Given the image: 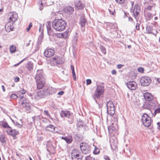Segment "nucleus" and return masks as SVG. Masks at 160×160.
<instances>
[{
  "mask_svg": "<svg viewBox=\"0 0 160 160\" xmlns=\"http://www.w3.org/2000/svg\"><path fill=\"white\" fill-rule=\"evenodd\" d=\"M104 159L106 160H110L109 157L107 155H105L104 157Z\"/></svg>",
  "mask_w": 160,
  "mask_h": 160,
  "instance_id": "69168bd1",
  "label": "nucleus"
},
{
  "mask_svg": "<svg viewBox=\"0 0 160 160\" xmlns=\"http://www.w3.org/2000/svg\"><path fill=\"white\" fill-rule=\"evenodd\" d=\"M149 103L152 108L156 105L157 102L156 101H152V100Z\"/></svg>",
  "mask_w": 160,
  "mask_h": 160,
  "instance_id": "58836bf2",
  "label": "nucleus"
},
{
  "mask_svg": "<svg viewBox=\"0 0 160 160\" xmlns=\"http://www.w3.org/2000/svg\"><path fill=\"white\" fill-rule=\"evenodd\" d=\"M35 79L36 81L45 80L44 77L42 75V69L37 70Z\"/></svg>",
  "mask_w": 160,
  "mask_h": 160,
  "instance_id": "9b49d317",
  "label": "nucleus"
},
{
  "mask_svg": "<svg viewBox=\"0 0 160 160\" xmlns=\"http://www.w3.org/2000/svg\"><path fill=\"white\" fill-rule=\"evenodd\" d=\"M67 23L65 21L62 19H55L52 22L53 28L56 31L61 32L65 28Z\"/></svg>",
  "mask_w": 160,
  "mask_h": 160,
  "instance_id": "f257e3e1",
  "label": "nucleus"
},
{
  "mask_svg": "<svg viewBox=\"0 0 160 160\" xmlns=\"http://www.w3.org/2000/svg\"><path fill=\"white\" fill-rule=\"evenodd\" d=\"M149 5L146 8V9L148 10H151L153 8H155V4L154 3L150 2L149 3Z\"/></svg>",
  "mask_w": 160,
  "mask_h": 160,
  "instance_id": "7c9ffc66",
  "label": "nucleus"
},
{
  "mask_svg": "<svg viewBox=\"0 0 160 160\" xmlns=\"http://www.w3.org/2000/svg\"><path fill=\"white\" fill-rule=\"evenodd\" d=\"M42 28V25L41 24H40V26H39V31L40 32H41V34H42V33H43V30H41Z\"/></svg>",
  "mask_w": 160,
  "mask_h": 160,
  "instance_id": "680f3d73",
  "label": "nucleus"
},
{
  "mask_svg": "<svg viewBox=\"0 0 160 160\" xmlns=\"http://www.w3.org/2000/svg\"><path fill=\"white\" fill-rule=\"evenodd\" d=\"M33 64L31 62H29L27 63L26 67L29 71H31L33 69Z\"/></svg>",
  "mask_w": 160,
  "mask_h": 160,
  "instance_id": "c756f323",
  "label": "nucleus"
},
{
  "mask_svg": "<svg viewBox=\"0 0 160 160\" xmlns=\"http://www.w3.org/2000/svg\"><path fill=\"white\" fill-rule=\"evenodd\" d=\"M16 48L14 45H12L10 47V51L11 53L15 52L16 51Z\"/></svg>",
  "mask_w": 160,
  "mask_h": 160,
  "instance_id": "473e14b6",
  "label": "nucleus"
},
{
  "mask_svg": "<svg viewBox=\"0 0 160 160\" xmlns=\"http://www.w3.org/2000/svg\"><path fill=\"white\" fill-rule=\"evenodd\" d=\"M46 129L47 130L51 132H54V133L58 132V131H55V127L52 125H49L48 126H47L46 128Z\"/></svg>",
  "mask_w": 160,
  "mask_h": 160,
  "instance_id": "412c9836",
  "label": "nucleus"
},
{
  "mask_svg": "<svg viewBox=\"0 0 160 160\" xmlns=\"http://www.w3.org/2000/svg\"><path fill=\"white\" fill-rule=\"evenodd\" d=\"M144 97L145 99L147 101H152L153 98V96L152 94L146 92L144 94Z\"/></svg>",
  "mask_w": 160,
  "mask_h": 160,
  "instance_id": "a211bd4d",
  "label": "nucleus"
},
{
  "mask_svg": "<svg viewBox=\"0 0 160 160\" xmlns=\"http://www.w3.org/2000/svg\"><path fill=\"white\" fill-rule=\"evenodd\" d=\"M124 66L123 65L119 64L117 65V68L118 69H120Z\"/></svg>",
  "mask_w": 160,
  "mask_h": 160,
  "instance_id": "4d7b16f0",
  "label": "nucleus"
},
{
  "mask_svg": "<svg viewBox=\"0 0 160 160\" xmlns=\"http://www.w3.org/2000/svg\"><path fill=\"white\" fill-rule=\"evenodd\" d=\"M19 78L18 77H16L15 79H14V81L15 82H17L18 81H19Z\"/></svg>",
  "mask_w": 160,
  "mask_h": 160,
  "instance_id": "e2e57ef3",
  "label": "nucleus"
},
{
  "mask_svg": "<svg viewBox=\"0 0 160 160\" xmlns=\"http://www.w3.org/2000/svg\"><path fill=\"white\" fill-rule=\"evenodd\" d=\"M50 24L51 22H47L46 24V27L48 33L49 35H51L52 33V31L51 29V26Z\"/></svg>",
  "mask_w": 160,
  "mask_h": 160,
  "instance_id": "5701e85b",
  "label": "nucleus"
},
{
  "mask_svg": "<svg viewBox=\"0 0 160 160\" xmlns=\"http://www.w3.org/2000/svg\"><path fill=\"white\" fill-rule=\"evenodd\" d=\"M48 89L49 90V92H50V93H49V94H52L55 92V90L54 89H51V91L50 90V89Z\"/></svg>",
  "mask_w": 160,
  "mask_h": 160,
  "instance_id": "603ef678",
  "label": "nucleus"
},
{
  "mask_svg": "<svg viewBox=\"0 0 160 160\" xmlns=\"http://www.w3.org/2000/svg\"><path fill=\"white\" fill-rule=\"evenodd\" d=\"M82 120H79V122H78L77 124V126L78 128H83L84 126L83 124V122H82Z\"/></svg>",
  "mask_w": 160,
  "mask_h": 160,
  "instance_id": "e433bc0d",
  "label": "nucleus"
},
{
  "mask_svg": "<svg viewBox=\"0 0 160 160\" xmlns=\"http://www.w3.org/2000/svg\"><path fill=\"white\" fill-rule=\"evenodd\" d=\"M141 9L140 6L138 4H135L133 10V14L137 22L138 19V16L140 12Z\"/></svg>",
  "mask_w": 160,
  "mask_h": 160,
  "instance_id": "9d476101",
  "label": "nucleus"
},
{
  "mask_svg": "<svg viewBox=\"0 0 160 160\" xmlns=\"http://www.w3.org/2000/svg\"><path fill=\"white\" fill-rule=\"evenodd\" d=\"M62 117H66L69 118L68 120V122L70 123H72L73 122V117L71 115L69 111H62L61 113Z\"/></svg>",
  "mask_w": 160,
  "mask_h": 160,
  "instance_id": "423d86ee",
  "label": "nucleus"
},
{
  "mask_svg": "<svg viewBox=\"0 0 160 160\" xmlns=\"http://www.w3.org/2000/svg\"><path fill=\"white\" fill-rule=\"evenodd\" d=\"M96 91L103 94L104 91V87L101 85H98L97 86Z\"/></svg>",
  "mask_w": 160,
  "mask_h": 160,
  "instance_id": "c85d7f7f",
  "label": "nucleus"
},
{
  "mask_svg": "<svg viewBox=\"0 0 160 160\" xmlns=\"http://www.w3.org/2000/svg\"><path fill=\"white\" fill-rule=\"evenodd\" d=\"M115 1L117 3H122L124 1V0H115Z\"/></svg>",
  "mask_w": 160,
  "mask_h": 160,
  "instance_id": "052dcab7",
  "label": "nucleus"
},
{
  "mask_svg": "<svg viewBox=\"0 0 160 160\" xmlns=\"http://www.w3.org/2000/svg\"><path fill=\"white\" fill-rule=\"evenodd\" d=\"M85 160H95V158L91 156L88 155L85 157Z\"/></svg>",
  "mask_w": 160,
  "mask_h": 160,
  "instance_id": "a18cd8bd",
  "label": "nucleus"
},
{
  "mask_svg": "<svg viewBox=\"0 0 160 160\" xmlns=\"http://www.w3.org/2000/svg\"><path fill=\"white\" fill-rule=\"evenodd\" d=\"M62 63L61 58L57 56H55L50 59V63L51 65L55 66L58 64H61Z\"/></svg>",
  "mask_w": 160,
  "mask_h": 160,
  "instance_id": "0eeeda50",
  "label": "nucleus"
},
{
  "mask_svg": "<svg viewBox=\"0 0 160 160\" xmlns=\"http://www.w3.org/2000/svg\"><path fill=\"white\" fill-rule=\"evenodd\" d=\"M81 27L82 28H84L86 23V20L83 17H82L80 21Z\"/></svg>",
  "mask_w": 160,
  "mask_h": 160,
  "instance_id": "bb28decb",
  "label": "nucleus"
},
{
  "mask_svg": "<svg viewBox=\"0 0 160 160\" xmlns=\"http://www.w3.org/2000/svg\"><path fill=\"white\" fill-rule=\"evenodd\" d=\"M12 120L14 124L15 125L17 126L19 128H21L22 127V125L19 123L17 122H14L13 120L12 119Z\"/></svg>",
  "mask_w": 160,
  "mask_h": 160,
  "instance_id": "49530a36",
  "label": "nucleus"
},
{
  "mask_svg": "<svg viewBox=\"0 0 160 160\" xmlns=\"http://www.w3.org/2000/svg\"><path fill=\"white\" fill-rule=\"evenodd\" d=\"M138 70L139 72L141 73L143 72L144 71V68L141 67H140L138 68Z\"/></svg>",
  "mask_w": 160,
  "mask_h": 160,
  "instance_id": "8fccbe9b",
  "label": "nucleus"
},
{
  "mask_svg": "<svg viewBox=\"0 0 160 160\" xmlns=\"http://www.w3.org/2000/svg\"><path fill=\"white\" fill-rule=\"evenodd\" d=\"M22 104L23 107L26 109L28 110L30 108V104L28 101L27 100L25 99L23 100L22 102Z\"/></svg>",
  "mask_w": 160,
  "mask_h": 160,
  "instance_id": "6ab92c4d",
  "label": "nucleus"
},
{
  "mask_svg": "<svg viewBox=\"0 0 160 160\" xmlns=\"http://www.w3.org/2000/svg\"><path fill=\"white\" fill-rule=\"evenodd\" d=\"M99 48L101 51L104 54H105L106 53V49L105 48L103 47L102 46L100 45L99 46Z\"/></svg>",
  "mask_w": 160,
  "mask_h": 160,
  "instance_id": "ea45409f",
  "label": "nucleus"
},
{
  "mask_svg": "<svg viewBox=\"0 0 160 160\" xmlns=\"http://www.w3.org/2000/svg\"><path fill=\"white\" fill-rule=\"evenodd\" d=\"M44 112L48 116H49L50 114L49 113L48 111L47 110H44Z\"/></svg>",
  "mask_w": 160,
  "mask_h": 160,
  "instance_id": "774afa93",
  "label": "nucleus"
},
{
  "mask_svg": "<svg viewBox=\"0 0 160 160\" xmlns=\"http://www.w3.org/2000/svg\"><path fill=\"white\" fill-rule=\"evenodd\" d=\"M102 94H103L100 93L99 92L97 91H96L95 92L94 95L93 96V97L96 103H97V101L96 100V98H99L100 97H101Z\"/></svg>",
  "mask_w": 160,
  "mask_h": 160,
  "instance_id": "b1692460",
  "label": "nucleus"
},
{
  "mask_svg": "<svg viewBox=\"0 0 160 160\" xmlns=\"http://www.w3.org/2000/svg\"><path fill=\"white\" fill-rule=\"evenodd\" d=\"M71 155V158L81 155L79 154V151L76 149L72 150Z\"/></svg>",
  "mask_w": 160,
  "mask_h": 160,
  "instance_id": "4be33fe9",
  "label": "nucleus"
},
{
  "mask_svg": "<svg viewBox=\"0 0 160 160\" xmlns=\"http://www.w3.org/2000/svg\"><path fill=\"white\" fill-rule=\"evenodd\" d=\"M147 33L148 34H153L155 37L156 36L158 31L156 30L153 29L152 27L148 26L146 28Z\"/></svg>",
  "mask_w": 160,
  "mask_h": 160,
  "instance_id": "4468645a",
  "label": "nucleus"
},
{
  "mask_svg": "<svg viewBox=\"0 0 160 160\" xmlns=\"http://www.w3.org/2000/svg\"><path fill=\"white\" fill-rule=\"evenodd\" d=\"M18 97L17 95L15 94H12L11 95V98L12 99H16Z\"/></svg>",
  "mask_w": 160,
  "mask_h": 160,
  "instance_id": "de8ad7c7",
  "label": "nucleus"
},
{
  "mask_svg": "<svg viewBox=\"0 0 160 160\" xmlns=\"http://www.w3.org/2000/svg\"><path fill=\"white\" fill-rule=\"evenodd\" d=\"M100 152L99 149L97 148L96 147H95L94 150L93 151V153L94 154H98Z\"/></svg>",
  "mask_w": 160,
  "mask_h": 160,
  "instance_id": "c03bdc74",
  "label": "nucleus"
},
{
  "mask_svg": "<svg viewBox=\"0 0 160 160\" xmlns=\"http://www.w3.org/2000/svg\"><path fill=\"white\" fill-rule=\"evenodd\" d=\"M1 125L4 128L9 129L11 127L8 125V123L6 122H2L1 124Z\"/></svg>",
  "mask_w": 160,
  "mask_h": 160,
  "instance_id": "f704fd0d",
  "label": "nucleus"
},
{
  "mask_svg": "<svg viewBox=\"0 0 160 160\" xmlns=\"http://www.w3.org/2000/svg\"><path fill=\"white\" fill-rule=\"evenodd\" d=\"M108 10L109 11V12L110 14H112L113 15L114 14V13L115 12V10L114 9V10L113 11H111V10L109 9H108Z\"/></svg>",
  "mask_w": 160,
  "mask_h": 160,
  "instance_id": "5fc2aeb1",
  "label": "nucleus"
},
{
  "mask_svg": "<svg viewBox=\"0 0 160 160\" xmlns=\"http://www.w3.org/2000/svg\"><path fill=\"white\" fill-rule=\"evenodd\" d=\"M75 6L78 9H81L84 7L85 6L83 4L79 2L75 4Z\"/></svg>",
  "mask_w": 160,
  "mask_h": 160,
  "instance_id": "2f4dec72",
  "label": "nucleus"
},
{
  "mask_svg": "<svg viewBox=\"0 0 160 160\" xmlns=\"http://www.w3.org/2000/svg\"><path fill=\"white\" fill-rule=\"evenodd\" d=\"M139 26L140 24L138 23H137L136 26V28L138 30H139Z\"/></svg>",
  "mask_w": 160,
  "mask_h": 160,
  "instance_id": "6e6d98bb",
  "label": "nucleus"
},
{
  "mask_svg": "<svg viewBox=\"0 0 160 160\" xmlns=\"http://www.w3.org/2000/svg\"><path fill=\"white\" fill-rule=\"evenodd\" d=\"M107 112L108 115L112 116L115 113V108L112 101H109L107 104Z\"/></svg>",
  "mask_w": 160,
  "mask_h": 160,
  "instance_id": "f03ea898",
  "label": "nucleus"
},
{
  "mask_svg": "<svg viewBox=\"0 0 160 160\" xmlns=\"http://www.w3.org/2000/svg\"><path fill=\"white\" fill-rule=\"evenodd\" d=\"M0 141L3 143L6 142L5 136L3 134L0 135Z\"/></svg>",
  "mask_w": 160,
  "mask_h": 160,
  "instance_id": "c9c22d12",
  "label": "nucleus"
},
{
  "mask_svg": "<svg viewBox=\"0 0 160 160\" xmlns=\"http://www.w3.org/2000/svg\"><path fill=\"white\" fill-rule=\"evenodd\" d=\"M80 147L83 153L87 154L90 153L91 147L87 143L84 142L81 143Z\"/></svg>",
  "mask_w": 160,
  "mask_h": 160,
  "instance_id": "7ed1b4c3",
  "label": "nucleus"
},
{
  "mask_svg": "<svg viewBox=\"0 0 160 160\" xmlns=\"http://www.w3.org/2000/svg\"><path fill=\"white\" fill-rule=\"evenodd\" d=\"M49 90L48 89L40 90L37 93L36 98L39 99L42 98H45L49 94Z\"/></svg>",
  "mask_w": 160,
  "mask_h": 160,
  "instance_id": "39448f33",
  "label": "nucleus"
},
{
  "mask_svg": "<svg viewBox=\"0 0 160 160\" xmlns=\"http://www.w3.org/2000/svg\"><path fill=\"white\" fill-rule=\"evenodd\" d=\"M57 36L59 38H63L62 33H59L57 34Z\"/></svg>",
  "mask_w": 160,
  "mask_h": 160,
  "instance_id": "13d9d810",
  "label": "nucleus"
},
{
  "mask_svg": "<svg viewBox=\"0 0 160 160\" xmlns=\"http://www.w3.org/2000/svg\"><path fill=\"white\" fill-rule=\"evenodd\" d=\"M82 156L80 155L72 158V160H82Z\"/></svg>",
  "mask_w": 160,
  "mask_h": 160,
  "instance_id": "4c0bfd02",
  "label": "nucleus"
},
{
  "mask_svg": "<svg viewBox=\"0 0 160 160\" xmlns=\"http://www.w3.org/2000/svg\"><path fill=\"white\" fill-rule=\"evenodd\" d=\"M20 92L22 93V94H23L25 93L26 92V90H24L23 89H22L20 91Z\"/></svg>",
  "mask_w": 160,
  "mask_h": 160,
  "instance_id": "bf43d9fd",
  "label": "nucleus"
},
{
  "mask_svg": "<svg viewBox=\"0 0 160 160\" xmlns=\"http://www.w3.org/2000/svg\"><path fill=\"white\" fill-rule=\"evenodd\" d=\"M73 8L70 6L67 7L65 8V12L69 14L73 13Z\"/></svg>",
  "mask_w": 160,
  "mask_h": 160,
  "instance_id": "393cba45",
  "label": "nucleus"
},
{
  "mask_svg": "<svg viewBox=\"0 0 160 160\" xmlns=\"http://www.w3.org/2000/svg\"><path fill=\"white\" fill-rule=\"evenodd\" d=\"M9 17V22H11L13 24L17 20L18 17L17 14L15 12H12L9 13L8 14Z\"/></svg>",
  "mask_w": 160,
  "mask_h": 160,
  "instance_id": "1a4fd4ad",
  "label": "nucleus"
},
{
  "mask_svg": "<svg viewBox=\"0 0 160 160\" xmlns=\"http://www.w3.org/2000/svg\"><path fill=\"white\" fill-rule=\"evenodd\" d=\"M25 58H24V59H23V60H22L21 61L18 63H17V64H15L14 65L15 66H17L18 65L20 64L24 60H25Z\"/></svg>",
  "mask_w": 160,
  "mask_h": 160,
  "instance_id": "0e129e2a",
  "label": "nucleus"
},
{
  "mask_svg": "<svg viewBox=\"0 0 160 160\" xmlns=\"http://www.w3.org/2000/svg\"><path fill=\"white\" fill-rule=\"evenodd\" d=\"M69 31L68 30H66L64 33H62L63 38H66L68 35Z\"/></svg>",
  "mask_w": 160,
  "mask_h": 160,
  "instance_id": "37998d69",
  "label": "nucleus"
},
{
  "mask_svg": "<svg viewBox=\"0 0 160 160\" xmlns=\"http://www.w3.org/2000/svg\"><path fill=\"white\" fill-rule=\"evenodd\" d=\"M64 92L63 91H61L58 93V94L59 95H61L63 94Z\"/></svg>",
  "mask_w": 160,
  "mask_h": 160,
  "instance_id": "338daca9",
  "label": "nucleus"
},
{
  "mask_svg": "<svg viewBox=\"0 0 160 160\" xmlns=\"http://www.w3.org/2000/svg\"><path fill=\"white\" fill-rule=\"evenodd\" d=\"M151 78L148 77H142L140 79V83L142 86H148L151 83Z\"/></svg>",
  "mask_w": 160,
  "mask_h": 160,
  "instance_id": "6e6552de",
  "label": "nucleus"
},
{
  "mask_svg": "<svg viewBox=\"0 0 160 160\" xmlns=\"http://www.w3.org/2000/svg\"><path fill=\"white\" fill-rule=\"evenodd\" d=\"M128 88L132 90H134L137 87L136 82L133 81H130L127 82L126 84Z\"/></svg>",
  "mask_w": 160,
  "mask_h": 160,
  "instance_id": "f8f14e48",
  "label": "nucleus"
},
{
  "mask_svg": "<svg viewBox=\"0 0 160 160\" xmlns=\"http://www.w3.org/2000/svg\"><path fill=\"white\" fill-rule=\"evenodd\" d=\"M11 22H8L6 24L5 28L7 32H9L11 31H12L13 29V27Z\"/></svg>",
  "mask_w": 160,
  "mask_h": 160,
  "instance_id": "f3484780",
  "label": "nucleus"
},
{
  "mask_svg": "<svg viewBox=\"0 0 160 160\" xmlns=\"http://www.w3.org/2000/svg\"><path fill=\"white\" fill-rule=\"evenodd\" d=\"M118 116L116 114H115L114 115L113 117L111 119L112 121H113L114 123H117L118 121Z\"/></svg>",
  "mask_w": 160,
  "mask_h": 160,
  "instance_id": "72a5a7b5",
  "label": "nucleus"
},
{
  "mask_svg": "<svg viewBox=\"0 0 160 160\" xmlns=\"http://www.w3.org/2000/svg\"><path fill=\"white\" fill-rule=\"evenodd\" d=\"M78 39V35L77 33H76L73 39V43H76Z\"/></svg>",
  "mask_w": 160,
  "mask_h": 160,
  "instance_id": "79ce46f5",
  "label": "nucleus"
},
{
  "mask_svg": "<svg viewBox=\"0 0 160 160\" xmlns=\"http://www.w3.org/2000/svg\"><path fill=\"white\" fill-rule=\"evenodd\" d=\"M32 23L31 22L29 23V24L28 27L27 28L26 30L27 32H28L30 29L31 27H32Z\"/></svg>",
  "mask_w": 160,
  "mask_h": 160,
  "instance_id": "09e8293b",
  "label": "nucleus"
},
{
  "mask_svg": "<svg viewBox=\"0 0 160 160\" xmlns=\"http://www.w3.org/2000/svg\"><path fill=\"white\" fill-rule=\"evenodd\" d=\"M92 81L91 80L88 79L86 80V83L87 85H89L91 83Z\"/></svg>",
  "mask_w": 160,
  "mask_h": 160,
  "instance_id": "864d4df0",
  "label": "nucleus"
},
{
  "mask_svg": "<svg viewBox=\"0 0 160 160\" xmlns=\"http://www.w3.org/2000/svg\"><path fill=\"white\" fill-rule=\"evenodd\" d=\"M65 140L67 143H71L73 140L72 137L71 135H68L67 136L65 137Z\"/></svg>",
  "mask_w": 160,
  "mask_h": 160,
  "instance_id": "a878e982",
  "label": "nucleus"
},
{
  "mask_svg": "<svg viewBox=\"0 0 160 160\" xmlns=\"http://www.w3.org/2000/svg\"><path fill=\"white\" fill-rule=\"evenodd\" d=\"M55 52L54 50L52 49H48L44 52V56L47 58H49L53 56Z\"/></svg>",
  "mask_w": 160,
  "mask_h": 160,
  "instance_id": "ddd939ff",
  "label": "nucleus"
},
{
  "mask_svg": "<svg viewBox=\"0 0 160 160\" xmlns=\"http://www.w3.org/2000/svg\"><path fill=\"white\" fill-rule=\"evenodd\" d=\"M143 108L146 109H148L151 111V109L152 108L151 105H150L149 102L145 103L143 106Z\"/></svg>",
  "mask_w": 160,
  "mask_h": 160,
  "instance_id": "cd10ccee",
  "label": "nucleus"
},
{
  "mask_svg": "<svg viewBox=\"0 0 160 160\" xmlns=\"http://www.w3.org/2000/svg\"><path fill=\"white\" fill-rule=\"evenodd\" d=\"M160 111V108H158L154 111V113L155 114L157 113H158Z\"/></svg>",
  "mask_w": 160,
  "mask_h": 160,
  "instance_id": "3c124183",
  "label": "nucleus"
},
{
  "mask_svg": "<svg viewBox=\"0 0 160 160\" xmlns=\"http://www.w3.org/2000/svg\"><path fill=\"white\" fill-rule=\"evenodd\" d=\"M36 81L37 88L38 89H41L44 87L45 84V80H37Z\"/></svg>",
  "mask_w": 160,
  "mask_h": 160,
  "instance_id": "dca6fc26",
  "label": "nucleus"
},
{
  "mask_svg": "<svg viewBox=\"0 0 160 160\" xmlns=\"http://www.w3.org/2000/svg\"><path fill=\"white\" fill-rule=\"evenodd\" d=\"M146 15L147 18L148 20L151 19L153 18L152 14L149 12H147Z\"/></svg>",
  "mask_w": 160,
  "mask_h": 160,
  "instance_id": "a19ab883",
  "label": "nucleus"
},
{
  "mask_svg": "<svg viewBox=\"0 0 160 160\" xmlns=\"http://www.w3.org/2000/svg\"><path fill=\"white\" fill-rule=\"evenodd\" d=\"M7 133L9 135L12 136H15L17 135L18 133V132L16 129H12L11 128L8 129L7 131Z\"/></svg>",
  "mask_w": 160,
  "mask_h": 160,
  "instance_id": "aec40b11",
  "label": "nucleus"
},
{
  "mask_svg": "<svg viewBox=\"0 0 160 160\" xmlns=\"http://www.w3.org/2000/svg\"><path fill=\"white\" fill-rule=\"evenodd\" d=\"M108 128L110 132H112L117 130L118 129L117 123H112L111 125L108 127Z\"/></svg>",
  "mask_w": 160,
  "mask_h": 160,
  "instance_id": "2eb2a0df",
  "label": "nucleus"
},
{
  "mask_svg": "<svg viewBox=\"0 0 160 160\" xmlns=\"http://www.w3.org/2000/svg\"><path fill=\"white\" fill-rule=\"evenodd\" d=\"M142 121L144 126L146 127L149 126L151 123V118L147 114H143L142 117Z\"/></svg>",
  "mask_w": 160,
  "mask_h": 160,
  "instance_id": "20e7f679",
  "label": "nucleus"
}]
</instances>
